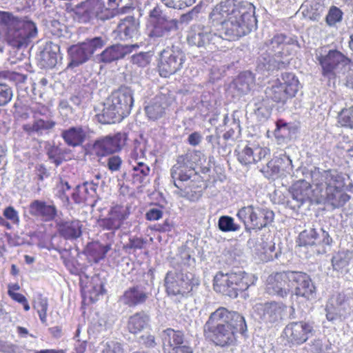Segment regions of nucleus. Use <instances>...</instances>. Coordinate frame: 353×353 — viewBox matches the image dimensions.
<instances>
[{
	"label": "nucleus",
	"instance_id": "19",
	"mask_svg": "<svg viewBox=\"0 0 353 353\" xmlns=\"http://www.w3.org/2000/svg\"><path fill=\"white\" fill-rule=\"evenodd\" d=\"M235 152L238 161L245 165L256 163L270 154L269 148L260 146L255 143L239 145L235 150Z\"/></svg>",
	"mask_w": 353,
	"mask_h": 353
},
{
	"label": "nucleus",
	"instance_id": "30",
	"mask_svg": "<svg viewBox=\"0 0 353 353\" xmlns=\"http://www.w3.org/2000/svg\"><path fill=\"white\" fill-rule=\"evenodd\" d=\"M113 33L115 38L121 41L137 39L139 36V23L134 17H126L121 20Z\"/></svg>",
	"mask_w": 353,
	"mask_h": 353
},
{
	"label": "nucleus",
	"instance_id": "38",
	"mask_svg": "<svg viewBox=\"0 0 353 353\" xmlns=\"http://www.w3.org/2000/svg\"><path fill=\"white\" fill-rule=\"evenodd\" d=\"M304 17L312 21H319L325 11V6L321 0H313L301 6Z\"/></svg>",
	"mask_w": 353,
	"mask_h": 353
},
{
	"label": "nucleus",
	"instance_id": "15",
	"mask_svg": "<svg viewBox=\"0 0 353 353\" xmlns=\"http://www.w3.org/2000/svg\"><path fill=\"white\" fill-rule=\"evenodd\" d=\"M185 54L179 48H167L160 54L158 68L162 77H168L180 71L185 61Z\"/></svg>",
	"mask_w": 353,
	"mask_h": 353
},
{
	"label": "nucleus",
	"instance_id": "18",
	"mask_svg": "<svg viewBox=\"0 0 353 353\" xmlns=\"http://www.w3.org/2000/svg\"><path fill=\"white\" fill-rule=\"evenodd\" d=\"M313 331V325L309 322H292L285 326L282 336L290 345H301L308 339Z\"/></svg>",
	"mask_w": 353,
	"mask_h": 353
},
{
	"label": "nucleus",
	"instance_id": "26",
	"mask_svg": "<svg viewBox=\"0 0 353 353\" xmlns=\"http://www.w3.org/2000/svg\"><path fill=\"white\" fill-rule=\"evenodd\" d=\"M139 48L138 44L112 45L105 48L98 57V61L104 63H110L124 58L134 50Z\"/></svg>",
	"mask_w": 353,
	"mask_h": 353
},
{
	"label": "nucleus",
	"instance_id": "42",
	"mask_svg": "<svg viewBox=\"0 0 353 353\" xmlns=\"http://www.w3.org/2000/svg\"><path fill=\"white\" fill-rule=\"evenodd\" d=\"M353 258V252L342 250L334 254L332 259V264L335 270L339 271L348 266Z\"/></svg>",
	"mask_w": 353,
	"mask_h": 353
},
{
	"label": "nucleus",
	"instance_id": "33",
	"mask_svg": "<svg viewBox=\"0 0 353 353\" xmlns=\"http://www.w3.org/2000/svg\"><path fill=\"white\" fill-rule=\"evenodd\" d=\"M83 225L80 221H61L57 223L59 234L65 239H76L82 234Z\"/></svg>",
	"mask_w": 353,
	"mask_h": 353
},
{
	"label": "nucleus",
	"instance_id": "36",
	"mask_svg": "<svg viewBox=\"0 0 353 353\" xmlns=\"http://www.w3.org/2000/svg\"><path fill=\"white\" fill-rule=\"evenodd\" d=\"M259 212V207L250 205L240 208L236 213V216L243 223L245 230H248L249 226L253 228L254 225H258L257 214Z\"/></svg>",
	"mask_w": 353,
	"mask_h": 353
},
{
	"label": "nucleus",
	"instance_id": "60",
	"mask_svg": "<svg viewBox=\"0 0 353 353\" xmlns=\"http://www.w3.org/2000/svg\"><path fill=\"white\" fill-rule=\"evenodd\" d=\"M101 353H123V350L120 343L111 341L103 345Z\"/></svg>",
	"mask_w": 353,
	"mask_h": 353
},
{
	"label": "nucleus",
	"instance_id": "20",
	"mask_svg": "<svg viewBox=\"0 0 353 353\" xmlns=\"http://www.w3.org/2000/svg\"><path fill=\"white\" fill-rule=\"evenodd\" d=\"M290 278L292 290L294 289L296 296L307 300H312L316 298V287L307 274L303 272L292 271Z\"/></svg>",
	"mask_w": 353,
	"mask_h": 353
},
{
	"label": "nucleus",
	"instance_id": "13",
	"mask_svg": "<svg viewBox=\"0 0 353 353\" xmlns=\"http://www.w3.org/2000/svg\"><path fill=\"white\" fill-rule=\"evenodd\" d=\"M323 52L321 49L316 54L322 68V75L331 80L344 74L349 68L350 59L336 50H330L325 54Z\"/></svg>",
	"mask_w": 353,
	"mask_h": 353
},
{
	"label": "nucleus",
	"instance_id": "31",
	"mask_svg": "<svg viewBox=\"0 0 353 353\" xmlns=\"http://www.w3.org/2000/svg\"><path fill=\"white\" fill-rule=\"evenodd\" d=\"M29 212L32 216L40 218L44 221H50L57 215V208L53 204H48L46 202L34 200L30 204Z\"/></svg>",
	"mask_w": 353,
	"mask_h": 353
},
{
	"label": "nucleus",
	"instance_id": "40",
	"mask_svg": "<svg viewBox=\"0 0 353 353\" xmlns=\"http://www.w3.org/2000/svg\"><path fill=\"white\" fill-rule=\"evenodd\" d=\"M152 24V29L150 31L149 36L154 38L164 37L169 34L173 24L172 21L167 19L161 20Z\"/></svg>",
	"mask_w": 353,
	"mask_h": 353
},
{
	"label": "nucleus",
	"instance_id": "37",
	"mask_svg": "<svg viewBox=\"0 0 353 353\" xmlns=\"http://www.w3.org/2000/svg\"><path fill=\"white\" fill-rule=\"evenodd\" d=\"M149 323L150 316L144 312H139L129 317L128 330L132 334H137L146 328Z\"/></svg>",
	"mask_w": 353,
	"mask_h": 353
},
{
	"label": "nucleus",
	"instance_id": "4",
	"mask_svg": "<svg viewBox=\"0 0 353 353\" xmlns=\"http://www.w3.org/2000/svg\"><path fill=\"white\" fill-rule=\"evenodd\" d=\"M312 184L320 190L319 202L324 201L334 209L340 208L350 201L345 192V175L336 170L320 171L314 168L310 173Z\"/></svg>",
	"mask_w": 353,
	"mask_h": 353
},
{
	"label": "nucleus",
	"instance_id": "8",
	"mask_svg": "<svg viewBox=\"0 0 353 353\" xmlns=\"http://www.w3.org/2000/svg\"><path fill=\"white\" fill-rule=\"evenodd\" d=\"M299 47L296 38L278 33L265 43L264 48L268 54V59L263 57V64L268 70L285 68L289 64L288 57L291 54L293 47Z\"/></svg>",
	"mask_w": 353,
	"mask_h": 353
},
{
	"label": "nucleus",
	"instance_id": "54",
	"mask_svg": "<svg viewBox=\"0 0 353 353\" xmlns=\"http://www.w3.org/2000/svg\"><path fill=\"white\" fill-rule=\"evenodd\" d=\"M343 13L340 8L332 6L330 7L325 18V21L329 26H334L342 21Z\"/></svg>",
	"mask_w": 353,
	"mask_h": 353
},
{
	"label": "nucleus",
	"instance_id": "52",
	"mask_svg": "<svg viewBox=\"0 0 353 353\" xmlns=\"http://www.w3.org/2000/svg\"><path fill=\"white\" fill-rule=\"evenodd\" d=\"M101 164L106 167L110 172L119 171L122 165V160L118 155H110L100 161Z\"/></svg>",
	"mask_w": 353,
	"mask_h": 353
},
{
	"label": "nucleus",
	"instance_id": "49",
	"mask_svg": "<svg viewBox=\"0 0 353 353\" xmlns=\"http://www.w3.org/2000/svg\"><path fill=\"white\" fill-rule=\"evenodd\" d=\"M274 213L268 208H260V212L257 214L258 225H254L253 229L261 230L273 222Z\"/></svg>",
	"mask_w": 353,
	"mask_h": 353
},
{
	"label": "nucleus",
	"instance_id": "50",
	"mask_svg": "<svg viewBox=\"0 0 353 353\" xmlns=\"http://www.w3.org/2000/svg\"><path fill=\"white\" fill-rule=\"evenodd\" d=\"M219 229L224 232H236L241 229L240 225L234 222L230 216H221L218 221Z\"/></svg>",
	"mask_w": 353,
	"mask_h": 353
},
{
	"label": "nucleus",
	"instance_id": "29",
	"mask_svg": "<svg viewBox=\"0 0 353 353\" xmlns=\"http://www.w3.org/2000/svg\"><path fill=\"white\" fill-rule=\"evenodd\" d=\"M123 135L117 133L114 136H107L97 140L94 144V149L98 156H106L119 151L121 149Z\"/></svg>",
	"mask_w": 353,
	"mask_h": 353
},
{
	"label": "nucleus",
	"instance_id": "24",
	"mask_svg": "<svg viewBox=\"0 0 353 353\" xmlns=\"http://www.w3.org/2000/svg\"><path fill=\"white\" fill-rule=\"evenodd\" d=\"M287 307L277 302L266 303L257 307L262 321L270 325H277L285 314Z\"/></svg>",
	"mask_w": 353,
	"mask_h": 353
},
{
	"label": "nucleus",
	"instance_id": "1",
	"mask_svg": "<svg viewBox=\"0 0 353 353\" xmlns=\"http://www.w3.org/2000/svg\"><path fill=\"white\" fill-rule=\"evenodd\" d=\"M249 7L252 10L251 4L241 3L236 0H225L217 4L212 10L209 16L210 25L204 26L196 25L192 27L188 35V41L190 45L197 47H217L222 41L223 35L216 31L221 27L232 15L239 14L243 8Z\"/></svg>",
	"mask_w": 353,
	"mask_h": 353
},
{
	"label": "nucleus",
	"instance_id": "55",
	"mask_svg": "<svg viewBox=\"0 0 353 353\" xmlns=\"http://www.w3.org/2000/svg\"><path fill=\"white\" fill-rule=\"evenodd\" d=\"M70 188L68 182L61 179L54 189V194L61 201H68Z\"/></svg>",
	"mask_w": 353,
	"mask_h": 353
},
{
	"label": "nucleus",
	"instance_id": "5",
	"mask_svg": "<svg viewBox=\"0 0 353 353\" xmlns=\"http://www.w3.org/2000/svg\"><path fill=\"white\" fill-rule=\"evenodd\" d=\"M205 161L204 155L199 151L188 152L178 157L176 164L172 166L170 171L174 185L177 188L175 191L176 194L190 200L199 196L200 194L194 191L190 185L192 182L190 179L196 176L194 165H201Z\"/></svg>",
	"mask_w": 353,
	"mask_h": 353
},
{
	"label": "nucleus",
	"instance_id": "46",
	"mask_svg": "<svg viewBox=\"0 0 353 353\" xmlns=\"http://www.w3.org/2000/svg\"><path fill=\"white\" fill-rule=\"evenodd\" d=\"M55 125V123L51 120H36L33 124L24 125L23 130L31 134L32 132L42 133L43 130L52 129Z\"/></svg>",
	"mask_w": 353,
	"mask_h": 353
},
{
	"label": "nucleus",
	"instance_id": "44",
	"mask_svg": "<svg viewBox=\"0 0 353 353\" xmlns=\"http://www.w3.org/2000/svg\"><path fill=\"white\" fill-rule=\"evenodd\" d=\"M309 351L311 353H332L333 352L331 342L325 337L312 341L309 343Z\"/></svg>",
	"mask_w": 353,
	"mask_h": 353
},
{
	"label": "nucleus",
	"instance_id": "53",
	"mask_svg": "<svg viewBox=\"0 0 353 353\" xmlns=\"http://www.w3.org/2000/svg\"><path fill=\"white\" fill-rule=\"evenodd\" d=\"M48 307L47 299L39 296L34 305V308L37 310L40 321L44 324L47 322Z\"/></svg>",
	"mask_w": 353,
	"mask_h": 353
},
{
	"label": "nucleus",
	"instance_id": "14",
	"mask_svg": "<svg viewBox=\"0 0 353 353\" xmlns=\"http://www.w3.org/2000/svg\"><path fill=\"white\" fill-rule=\"evenodd\" d=\"M281 82H275L265 90L267 97L276 103H285L289 99L295 97L299 89V81L294 74L285 72Z\"/></svg>",
	"mask_w": 353,
	"mask_h": 353
},
{
	"label": "nucleus",
	"instance_id": "47",
	"mask_svg": "<svg viewBox=\"0 0 353 353\" xmlns=\"http://www.w3.org/2000/svg\"><path fill=\"white\" fill-rule=\"evenodd\" d=\"M85 290L90 294L91 299L97 298V296L104 293V283L99 275L95 274L92 276Z\"/></svg>",
	"mask_w": 353,
	"mask_h": 353
},
{
	"label": "nucleus",
	"instance_id": "27",
	"mask_svg": "<svg viewBox=\"0 0 353 353\" xmlns=\"http://www.w3.org/2000/svg\"><path fill=\"white\" fill-rule=\"evenodd\" d=\"M150 293L142 285H136L127 289L120 297V301L130 307H134L145 303Z\"/></svg>",
	"mask_w": 353,
	"mask_h": 353
},
{
	"label": "nucleus",
	"instance_id": "17",
	"mask_svg": "<svg viewBox=\"0 0 353 353\" xmlns=\"http://www.w3.org/2000/svg\"><path fill=\"white\" fill-rule=\"evenodd\" d=\"M289 192L296 206L300 208L304 203H319L320 190L312 189L311 184L304 179L299 180L292 185Z\"/></svg>",
	"mask_w": 353,
	"mask_h": 353
},
{
	"label": "nucleus",
	"instance_id": "59",
	"mask_svg": "<svg viewBox=\"0 0 353 353\" xmlns=\"http://www.w3.org/2000/svg\"><path fill=\"white\" fill-rule=\"evenodd\" d=\"M3 215L5 219L10 221L12 224L17 225L19 224V213L12 206L6 208L3 211Z\"/></svg>",
	"mask_w": 353,
	"mask_h": 353
},
{
	"label": "nucleus",
	"instance_id": "9",
	"mask_svg": "<svg viewBox=\"0 0 353 353\" xmlns=\"http://www.w3.org/2000/svg\"><path fill=\"white\" fill-rule=\"evenodd\" d=\"M184 260L181 262V269L175 268L167 273L165 278L166 292L170 296H185L192 290L194 286L199 284L198 279L186 270L187 266H193L194 259L188 254H184Z\"/></svg>",
	"mask_w": 353,
	"mask_h": 353
},
{
	"label": "nucleus",
	"instance_id": "28",
	"mask_svg": "<svg viewBox=\"0 0 353 353\" xmlns=\"http://www.w3.org/2000/svg\"><path fill=\"white\" fill-rule=\"evenodd\" d=\"M347 309L345 296L342 293L333 294L328 300L325 311L326 319L329 321H335L344 316Z\"/></svg>",
	"mask_w": 353,
	"mask_h": 353
},
{
	"label": "nucleus",
	"instance_id": "11",
	"mask_svg": "<svg viewBox=\"0 0 353 353\" xmlns=\"http://www.w3.org/2000/svg\"><path fill=\"white\" fill-rule=\"evenodd\" d=\"M121 3L122 0H108L105 6L102 0H85L78 9L81 10L85 21L95 19L104 22L126 12V10L130 8L121 7Z\"/></svg>",
	"mask_w": 353,
	"mask_h": 353
},
{
	"label": "nucleus",
	"instance_id": "64",
	"mask_svg": "<svg viewBox=\"0 0 353 353\" xmlns=\"http://www.w3.org/2000/svg\"><path fill=\"white\" fill-rule=\"evenodd\" d=\"M59 108L61 114H65V116H68V114L73 112L72 107L66 100H61L59 102Z\"/></svg>",
	"mask_w": 353,
	"mask_h": 353
},
{
	"label": "nucleus",
	"instance_id": "25",
	"mask_svg": "<svg viewBox=\"0 0 353 353\" xmlns=\"http://www.w3.org/2000/svg\"><path fill=\"white\" fill-rule=\"evenodd\" d=\"M332 241L327 232L323 228L319 230L312 228L301 232L299 236V244L301 246L330 245Z\"/></svg>",
	"mask_w": 353,
	"mask_h": 353
},
{
	"label": "nucleus",
	"instance_id": "58",
	"mask_svg": "<svg viewBox=\"0 0 353 353\" xmlns=\"http://www.w3.org/2000/svg\"><path fill=\"white\" fill-rule=\"evenodd\" d=\"M196 1V0H161L167 7L180 10L191 6Z\"/></svg>",
	"mask_w": 353,
	"mask_h": 353
},
{
	"label": "nucleus",
	"instance_id": "35",
	"mask_svg": "<svg viewBox=\"0 0 353 353\" xmlns=\"http://www.w3.org/2000/svg\"><path fill=\"white\" fill-rule=\"evenodd\" d=\"M87 132L82 126L70 127L61 132L65 143L71 147L81 145L85 140Z\"/></svg>",
	"mask_w": 353,
	"mask_h": 353
},
{
	"label": "nucleus",
	"instance_id": "39",
	"mask_svg": "<svg viewBox=\"0 0 353 353\" xmlns=\"http://www.w3.org/2000/svg\"><path fill=\"white\" fill-rule=\"evenodd\" d=\"M78 191L85 195L77 196L73 193V199L76 203H80L82 201H89L91 199H94L97 196V190L98 188V183H94V181H86L81 186H77Z\"/></svg>",
	"mask_w": 353,
	"mask_h": 353
},
{
	"label": "nucleus",
	"instance_id": "10",
	"mask_svg": "<svg viewBox=\"0 0 353 353\" xmlns=\"http://www.w3.org/2000/svg\"><path fill=\"white\" fill-rule=\"evenodd\" d=\"M256 280L254 274L240 270L225 274L219 272L214 278V288L231 298H236L239 292L248 290Z\"/></svg>",
	"mask_w": 353,
	"mask_h": 353
},
{
	"label": "nucleus",
	"instance_id": "45",
	"mask_svg": "<svg viewBox=\"0 0 353 353\" xmlns=\"http://www.w3.org/2000/svg\"><path fill=\"white\" fill-rule=\"evenodd\" d=\"M254 112L257 119L261 121H264L268 119L270 115V110L267 105L266 101L261 97H256L253 100Z\"/></svg>",
	"mask_w": 353,
	"mask_h": 353
},
{
	"label": "nucleus",
	"instance_id": "51",
	"mask_svg": "<svg viewBox=\"0 0 353 353\" xmlns=\"http://www.w3.org/2000/svg\"><path fill=\"white\" fill-rule=\"evenodd\" d=\"M338 122L342 127L353 129V105L341 110L338 115Z\"/></svg>",
	"mask_w": 353,
	"mask_h": 353
},
{
	"label": "nucleus",
	"instance_id": "21",
	"mask_svg": "<svg viewBox=\"0 0 353 353\" xmlns=\"http://www.w3.org/2000/svg\"><path fill=\"white\" fill-rule=\"evenodd\" d=\"M292 271L277 272L271 274L267 279V292L270 294L284 298L292 292Z\"/></svg>",
	"mask_w": 353,
	"mask_h": 353
},
{
	"label": "nucleus",
	"instance_id": "22",
	"mask_svg": "<svg viewBox=\"0 0 353 353\" xmlns=\"http://www.w3.org/2000/svg\"><path fill=\"white\" fill-rule=\"evenodd\" d=\"M129 215L128 206L117 205L110 210L106 217L98 220V225L103 230H117L121 228Z\"/></svg>",
	"mask_w": 353,
	"mask_h": 353
},
{
	"label": "nucleus",
	"instance_id": "63",
	"mask_svg": "<svg viewBox=\"0 0 353 353\" xmlns=\"http://www.w3.org/2000/svg\"><path fill=\"white\" fill-rule=\"evenodd\" d=\"M202 141V136L199 132H194L191 133L188 137V143L192 146H196Z\"/></svg>",
	"mask_w": 353,
	"mask_h": 353
},
{
	"label": "nucleus",
	"instance_id": "23",
	"mask_svg": "<svg viewBox=\"0 0 353 353\" xmlns=\"http://www.w3.org/2000/svg\"><path fill=\"white\" fill-rule=\"evenodd\" d=\"M292 170V160L288 156L276 157L268 161L260 171L268 179H275L290 174Z\"/></svg>",
	"mask_w": 353,
	"mask_h": 353
},
{
	"label": "nucleus",
	"instance_id": "12",
	"mask_svg": "<svg viewBox=\"0 0 353 353\" xmlns=\"http://www.w3.org/2000/svg\"><path fill=\"white\" fill-rule=\"evenodd\" d=\"M239 14L232 15L216 32L221 34L223 39L236 40L248 34L255 26L256 19L249 7L243 8Z\"/></svg>",
	"mask_w": 353,
	"mask_h": 353
},
{
	"label": "nucleus",
	"instance_id": "43",
	"mask_svg": "<svg viewBox=\"0 0 353 353\" xmlns=\"http://www.w3.org/2000/svg\"><path fill=\"white\" fill-rule=\"evenodd\" d=\"M254 79L250 72L241 73L234 81L236 88L241 93L246 94L254 85Z\"/></svg>",
	"mask_w": 353,
	"mask_h": 353
},
{
	"label": "nucleus",
	"instance_id": "32",
	"mask_svg": "<svg viewBox=\"0 0 353 353\" xmlns=\"http://www.w3.org/2000/svg\"><path fill=\"white\" fill-rule=\"evenodd\" d=\"M168 106V97L165 94L158 95L145 108L146 115L149 119L156 121L165 114Z\"/></svg>",
	"mask_w": 353,
	"mask_h": 353
},
{
	"label": "nucleus",
	"instance_id": "56",
	"mask_svg": "<svg viewBox=\"0 0 353 353\" xmlns=\"http://www.w3.org/2000/svg\"><path fill=\"white\" fill-rule=\"evenodd\" d=\"M151 61V54L150 52H140L132 56L131 62L140 68L148 66Z\"/></svg>",
	"mask_w": 353,
	"mask_h": 353
},
{
	"label": "nucleus",
	"instance_id": "57",
	"mask_svg": "<svg viewBox=\"0 0 353 353\" xmlns=\"http://www.w3.org/2000/svg\"><path fill=\"white\" fill-rule=\"evenodd\" d=\"M13 92L11 87L6 83H0V106L7 105L12 99Z\"/></svg>",
	"mask_w": 353,
	"mask_h": 353
},
{
	"label": "nucleus",
	"instance_id": "3",
	"mask_svg": "<svg viewBox=\"0 0 353 353\" xmlns=\"http://www.w3.org/2000/svg\"><path fill=\"white\" fill-rule=\"evenodd\" d=\"M246 330L244 317L225 307H219L212 312L204 325L205 333L220 346L232 343L234 341L235 332L243 334Z\"/></svg>",
	"mask_w": 353,
	"mask_h": 353
},
{
	"label": "nucleus",
	"instance_id": "2",
	"mask_svg": "<svg viewBox=\"0 0 353 353\" xmlns=\"http://www.w3.org/2000/svg\"><path fill=\"white\" fill-rule=\"evenodd\" d=\"M249 7L252 10L251 4L241 3L236 0H225L217 4L212 10L209 16L210 25L204 26L196 25L192 27L188 35V41L190 45L197 47H217L222 41L223 35L216 31L221 27L232 15L239 14L243 8Z\"/></svg>",
	"mask_w": 353,
	"mask_h": 353
},
{
	"label": "nucleus",
	"instance_id": "16",
	"mask_svg": "<svg viewBox=\"0 0 353 353\" xmlns=\"http://www.w3.org/2000/svg\"><path fill=\"white\" fill-rule=\"evenodd\" d=\"M105 44V42L101 37H97L71 46L68 49L70 58L69 66L77 67L85 63L96 50L101 48Z\"/></svg>",
	"mask_w": 353,
	"mask_h": 353
},
{
	"label": "nucleus",
	"instance_id": "61",
	"mask_svg": "<svg viewBox=\"0 0 353 353\" xmlns=\"http://www.w3.org/2000/svg\"><path fill=\"white\" fill-rule=\"evenodd\" d=\"M168 18L163 14L162 10L159 7L156 6L150 12V23L157 22L161 20L167 19Z\"/></svg>",
	"mask_w": 353,
	"mask_h": 353
},
{
	"label": "nucleus",
	"instance_id": "62",
	"mask_svg": "<svg viewBox=\"0 0 353 353\" xmlns=\"http://www.w3.org/2000/svg\"><path fill=\"white\" fill-rule=\"evenodd\" d=\"M163 216V212L158 208H150L145 214L147 220L153 221L160 219Z\"/></svg>",
	"mask_w": 353,
	"mask_h": 353
},
{
	"label": "nucleus",
	"instance_id": "7",
	"mask_svg": "<svg viewBox=\"0 0 353 353\" xmlns=\"http://www.w3.org/2000/svg\"><path fill=\"white\" fill-rule=\"evenodd\" d=\"M133 103L132 90L128 87H121L106 99L101 114L98 115L99 122L110 124L121 121L130 114Z\"/></svg>",
	"mask_w": 353,
	"mask_h": 353
},
{
	"label": "nucleus",
	"instance_id": "6",
	"mask_svg": "<svg viewBox=\"0 0 353 353\" xmlns=\"http://www.w3.org/2000/svg\"><path fill=\"white\" fill-rule=\"evenodd\" d=\"M0 25L6 27V41L14 48L27 47L38 34L34 22L28 18H17L8 12H0Z\"/></svg>",
	"mask_w": 353,
	"mask_h": 353
},
{
	"label": "nucleus",
	"instance_id": "34",
	"mask_svg": "<svg viewBox=\"0 0 353 353\" xmlns=\"http://www.w3.org/2000/svg\"><path fill=\"white\" fill-rule=\"evenodd\" d=\"M161 337L165 353H168L176 346L182 345L184 341L183 333L172 328L164 330L161 334Z\"/></svg>",
	"mask_w": 353,
	"mask_h": 353
},
{
	"label": "nucleus",
	"instance_id": "48",
	"mask_svg": "<svg viewBox=\"0 0 353 353\" xmlns=\"http://www.w3.org/2000/svg\"><path fill=\"white\" fill-rule=\"evenodd\" d=\"M59 46L57 44L50 43L47 46L43 52V59L47 61L48 66L54 67L57 63L58 59L60 57L59 52Z\"/></svg>",
	"mask_w": 353,
	"mask_h": 353
},
{
	"label": "nucleus",
	"instance_id": "41",
	"mask_svg": "<svg viewBox=\"0 0 353 353\" xmlns=\"http://www.w3.org/2000/svg\"><path fill=\"white\" fill-rule=\"evenodd\" d=\"M132 176L134 183H143L150 174L149 166L143 162L138 161V158L136 157L134 164H132Z\"/></svg>",
	"mask_w": 353,
	"mask_h": 353
}]
</instances>
